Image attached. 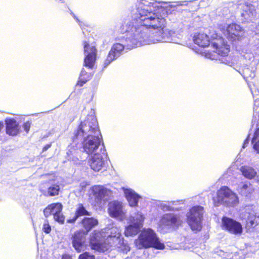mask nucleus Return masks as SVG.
Returning a JSON list of instances; mask_svg holds the SVG:
<instances>
[{
  "label": "nucleus",
  "instance_id": "obj_9",
  "mask_svg": "<svg viewBox=\"0 0 259 259\" xmlns=\"http://www.w3.org/2000/svg\"><path fill=\"white\" fill-rule=\"evenodd\" d=\"M203 213V207L201 206H195L187 212V223L193 231L201 229Z\"/></svg>",
  "mask_w": 259,
  "mask_h": 259
},
{
  "label": "nucleus",
  "instance_id": "obj_24",
  "mask_svg": "<svg viewBox=\"0 0 259 259\" xmlns=\"http://www.w3.org/2000/svg\"><path fill=\"white\" fill-rule=\"evenodd\" d=\"M125 205L118 201H114V218L122 221L125 218Z\"/></svg>",
  "mask_w": 259,
  "mask_h": 259
},
{
  "label": "nucleus",
  "instance_id": "obj_29",
  "mask_svg": "<svg viewBox=\"0 0 259 259\" xmlns=\"http://www.w3.org/2000/svg\"><path fill=\"white\" fill-rule=\"evenodd\" d=\"M82 225L87 231V233L89 232L93 228L97 226L98 221L94 218H84L81 222Z\"/></svg>",
  "mask_w": 259,
  "mask_h": 259
},
{
  "label": "nucleus",
  "instance_id": "obj_41",
  "mask_svg": "<svg viewBox=\"0 0 259 259\" xmlns=\"http://www.w3.org/2000/svg\"><path fill=\"white\" fill-rule=\"evenodd\" d=\"M250 136V134L248 135L247 139L245 140V141L244 142V144L243 145V148H245V147L246 146V144H247L249 143Z\"/></svg>",
  "mask_w": 259,
  "mask_h": 259
},
{
  "label": "nucleus",
  "instance_id": "obj_37",
  "mask_svg": "<svg viewBox=\"0 0 259 259\" xmlns=\"http://www.w3.org/2000/svg\"><path fill=\"white\" fill-rule=\"evenodd\" d=\"M108 211L110 216L113 218V203L112 201L108 202Z\"/></svg>",
  "mask_w": 259,
  "mask_h": 259
},
{
  "label": "nucleus",
  "instance_id": "obj_13",
  "mask_svg": "<svg viewBox=\"0 0 259 259\" xmlns=\"http://www.w3.org/2000/svg\"><path fill=\"white\" fill-rule=\"evenodd\" d=\"M223 33L228 39L232 41L239 40L244 35V29L240 25L235 23L225 26L223 28Z\"/></svg>",
  "mask_w": 259,
  "mask_h": 259
},
{
  "label": "nucleus",
  "instance_id": "obj_8",
  "mask_svg": "<svg viewBox=\"0 0 259 259\" xmlns=\"http://www.w3.org/2000/svg\"><path fill=\"white\" fill-rule=\"evenodd\" d=\"M83 139L82 148L84 152L88 155H92L95 153L105 151L104 146L101 144L102 138L100 136H92L79 138Z\"/></svg>",
  "mask_w": 259,
  "mask_h": 259
},
{
  "label": "nucleus",
  "instance_id": "obj_16",
  "mask_svg": "<svg viewBox=\"0 0 259 259\" xmlns=\"http://www.w3.org/2000/svg\"><path fill=\"white\" fill-rule=\"evenodd\" d=\"M222 227L223 229L234 234H240L242 232L240 223L227 217L223 218Z\"/></svg>",
  "mask_w": 259,
  "mask_h": 259
},
{
  "label": "nucleus",
  "instance_id": "obj_18",
  "mask_svg": "<svg viewBox=\"0 0 259 259\" xmlns=\"http://www.w3.org/2000/svg\"><path fill=\"white\" fill-rule=\"evenodd\" d=\"M104 153V151H102V152L95 153V154L91 155L92 157L89 160V163L91 168L94 170L99 171L104 165V161L103 158Z\"/></svg>",
  "mask_w": 259,
  "mask_h": 259
},
{
  "label": "nucleus",
  "instance_id": "obj_11",
  "mask_svg": "<svg viewBox=\"0 0 259 259\" xmlns=\"http://www.w3.org/2000/svg\"><path fill=\"white\" fill-rule=\"evenodd\" d=\"M90 191L94 197L95 204L101 206L108 202L112 195V191L110 189L102 185H95Z\"/></svg>",
  "mask_w": 259,
  "mask_h": 259
},
{
  "label": "nucleus",
  "instance_id": "obj_25",
  "mask_svg": "<svg viewBox=\"0 0 259 259\" xmlns=\"http://www.w3.org/2000/svg\"><path fill=\"white\" fill-rule=\"evenodd\" d=\"M193 40L195 44L201 47H206L209 46L210 39L208 35L204 33H199L194 35Z\"/></svg>",
  "mask_w": 259,
  "mask_h": 259
},
{
  "label": "nucleus",
  "instance_id": "obj_28",
  "mask_svg": "<svg viewBox=\"0 0 259 259\" xmlns=\"http://www.w3.org/2000/svg\"><path fill=\"white\" fill-rule=\"evenodd\" d=\"M90 212L87 211L85 208L83 206L82 204H79L77 206V208L75 211V215L72 219H69L67 221L68 223H73L75 222L76 219L82 215H90Z\"/></svg>",
  "mask_w": 259,
  "mask_h": 259
},
{
  "label": "nucleus",
  "instance_id": "obj_26",
  "mask_svg": "<svg viewBox=\"0 0 259 259\" xmlns=\"http://www.w3.org/2000/svg\"><path fill=\"white\" fill-rule=\"evenodd\" d=\"M184 203L183 200L171 201L167 202H160L157 204L158 206L164 211H172L175 210L173 206Z\"/></svg>",
  "mask_w": 259,
  "mask_h": 259
},
{
  "label": "nucleus",
  "instance_id": "obj_20",
  "mask_svg": "<svg viewBox=\"0 0 259 259\" xmlns=\"http://www.w3.org/2000/svg\"><path fill=\"white\" fill-rule=\"evenodd\" d=\"M85 235V234L82 231H77L75 232L72 236L73 246L78 252H81L83 248Z\"/></svg>",
  "mask_w": 259,
  "mask_h": 259
},
{
  "label": "nucleus",
  "instance_id": "obj_31",
  "mask_svg": "<svg viewBox=\"0 0 259 259\" xmlns=\"http://www.w3.org/2000/svg\"><path fill=\"white\" fill-rule=\"evenodd\" d=\"M141 228L138 225L131 223L129 226L125 228V235L126 236L135 235L139 232Z\"/></svg>",
  "mask_w": 259,
  "mask_h": 259
},
{
  "label": "nucleus",
  "instance_id": "obj_12",
  "mask_svg": "<svg viewBox=\"0 0 259 259\" xmlns=\"http://www.w3.org/2000/svg\"><path fill=\"white\" fill-rule=\"evenodd\" d=\"M84 54V64L89 68H92L96 59L97 50L93 43L89 44L87 41L83 42Z\"/></svg>",
  "mask_w": 259,
  "mask_h": 259
},
{
  "label": "nucleus",
  "instance_id": "obj_38",
  "mask_svg": "<svg viewBox=\"0 0 259 259\" xmlns=\"http://www.w3.org/2000/svg\"><path fill=\"white\" fill-rule=\"evenodd\" d=\"M113 47L111 48L110 51L109 53V55L108 56V58L107 59V60L106 61L105 64H106V62H108V63H110L111 61H112L113 60Z\"/></svg>",
  "mask_w": 259,
  "mask_h": 259
},
{
  "label": "nucleus",
  "instance_id": "obj_3",
  "mask_svg": "<svg viewBox=\"0 0 259 259\" xmlns=\"http://www.w3.org/2000/svg\"><path fill=\"white\" fill-rule=\"evenodd\" d=\"M113 226L110 225L99 231L95 230L90 234V244L92 249L100 252L107 251L113 240Z\"/></svg>",
  "mask_w": 259,
  "mask_h": 259
},
{
  "label": "nucleus",
  "instance_id": "obj_36",
  "mask_svg": "<svg viewBox=\"0 0 259 259\" xmlns=\"http://www.w3.org/2000/svg\"><path fill=\"white\" fill-rule=\"evenodd\" d=\"M52 208L51 206V204L49 205L44 210V213L45 216L46 218L49 217L51 214H52Z\"/></svg>",
  "mask_w": 259,
  "mask_h": 259
},
{
  "label": "nucleus",
  "instance_id": "obj_7",
  "mask_svg": "<svg viewBox=\"0 0 259 259\" xmlns=\"http://www.w3.org/2000/svg\"><path fill=\"white\" fill-rule=\"evenodd\" d=\"M215 206L224 205L227 207H234L239 203L237 195L228 187H221L217 193V196L213 198Z\"/></svg>",
  "mask_w": 259,
  "mask_h": 259
},
{
  "label": "nucleus",
  "instance_id": "obj_17",
  "mask_svg": "<svg viewBox=\"0 0 259 259\" xmlns=\"http://www.w3.org/2000/svg\"><path fill=\"white\" fill-rule=\"evenodd\" d=\"M182 222L179 216L173 213H167L163 215L159 222L160 226H178Z\"/></svg>",
  "mask_w": 259,
  "mask_h": 259
},
{
  "label": "nucleus",
  "instance_id": "obj_23",
  "mask_svg": "<svg viewBox=\"0 0 259 259\" xmlns=\"http://www.w3.org/2000/svg\"><path fill=\"white\" fill-rule=\"evenodd\" d=\"M52 208V214L54 220L60 224H63L65 221V217L62 213V205L60 203L51 204Z\"/></svg>",
  "mask_w": 259,
  "mask_h": 259
},
{
  "label": "nucleus",
  "instance_id": "obj_42",
  "mask_svg": "<svg viewBox=\"0 0 259 259\" xmlns=\"http://www.w3.org/2000/svg\"><path fill=\"white\" fill-rule=\"evenodd\" d=\"M62 259H71V257L68 255H63Z\"/></svg>",
  "mask_w": 259,
  "mask_h": 259
},
{
  "label": "nucleus",
  "instance_id": "obj_19",
  "mask_svg": "<svg viewBox=\"0 0 259 259\" xmlns=\"http://www.w3.org/2000/svg\"><path fill=\"white\" fill-rule=\"evenodd\" d=\"M125 197L131 207H135L138 206L139 199L141 197L134 190L131 189L122 188Z\"/></svg>",
  "mask_w": 259,
  "mask_h": 259
},
{
  "label": "nucleus",
  "instance_id": "obj_4",
  "mask_svg": "<svg viewBox=\"0 0 259 259\" xmlns=\"http://www.w3.org/2000/svg\"><path fill=\"white\" fill-rule=\"evenodd\" d=\"M135 244L138 249L154 247L157 249H163L164 245L161 243L155 232L150 228H144L139 237L135 241Z\"/></svg>",
  "mask_w": 259,
  "mask_h": 259
},
{
  "label": "nucleus",
  "instance_id": "obj_43",
  "mask_svg": "<svg viewBox=\"0 0 259 259\" xmlns=\"http://www.w3.org/2000/svg\"><path fill=\"white\" fill-rule=\"evenodd\" d=\"M51 147L50 144H47L43 148L44 151L47 150L48 149H49Z\"/></svg>",
  "mask_w": 259,
  "mask_h": 259
},
{
  "label": "nucleus",
  "instance_id": "obj_30",
  "mask_svg": "<svg viewBox=\"0 0 259 259\" xmlns=\"http://www.w3.org/2000/svg\"><path fill=\"white\" fill-rule=\"evenodd\" d=\"M145 220L144 215L140 211H138L132 215L130 218V223L133 224H135L143 227V222Z\"/></svg>",
  "mask_w": 259,
  "mask_h": 259
},
{
  "label": "nucleus",
  "instance_id": "obj_10",
  "mask_svg": "<svg viewBox=\"0 0 259 259\" xmlns=\"http://www.w3.org/2000/svg\"><path fill=\"white\" fill-rule=\"evenodd\" d=\"M256 3L246 0H240L238 4L241 21L243 22L253 21L256 16Z\"/></svg>",
  "mask_w": 259,
  "mask_h": 259
},
{
  "label": "nucleus",
  "instance_id": "obj_40",
  "mask_svg": "<svg viewBox=\"0 0 259 259\" xmlns=\"http://www.w3.org/2000/svg\"><path fill=\"white\" fill-rule=\"evenodd\" d=\"M73 17H74V18L76 20V21L78 23V24H79L80 26L81 27V28L83 29V25L82 24L84 25V23L81 21H80L78 18H77L76 17V16H75L74 14H73Z\"/></svg>",
  "mask_w": 259,
  "mask_h": 259
},
{
  "label": "nucleus",
  "instance_id": "obj_33",
  "mask_svg": "<svg viewBox=\"0 0 259 259\" xmlns=\"http://www.w3.org/2000/svg\"><path fill=\"white\" fill-rule=\"evenodd\" d=\"M118 242V245L117 248L121 251L126 252L130 250L128 246L124 242L123 239L120 238L119 236L116 238V235H114V243L115 242Z\"/></svg>",
  "mask_w": 259,
  "mask_h": 259
},
{
  "label": "nucleus",
  "instance_id": "obj_5",
  "mask_svg": "<svg viewBox=\"0 0 259 259\" xmlns=\"http://www.w3.org/2000/svg\"><path fill=\"white\" fill-rule=\"evenodd\" d=\"M101 133L99 128L97 119L93 114L88 115L86 119L81 122L76 131L74 132L73 140L81 137L100 136Z\"/></svg>",
  "mask_w": 259,
  "mask_h": 259
},
{
  "label": "nucleus",
  "instance_id": "obj_22",
  "mask_svg": "<svg viewBox=\"0 0 259 259\" xmlns=\"http://www.w3.org/2000/svg\"><path fill=\"white\" fill-rule=\"evenodd\" d=\"M254 188L248 182L240 183L236 188L237 191L242 196H249L254 191Z\"/></svg>",
  "mask_w": 259,
  "mask_h": 259
},
{
  "label": "nucleus",
  "instance_id": "obj_14",
  "mask_svg": "<svg viewBox=\"0 0 259 259\" xmlns=\"http://www.w3.org/2000/svg\"><path fill=\"white\" fill-rule=\"evenodd\" d=\"M43 177L48 187V195L50 196L58 195L60 191V186L57 181V177L53 174L46 175Z\"/></svg>",
  "mask_w": 259,
  "mask_h": 259
},
{
  "label": "nucleus",
  "instance_id": "obj_6",
  "mask_svg": "<svg viewBox=\"0 0 259 259\" xmlns=\"http://www.w3.org/2000/svg\"><path fill=\"white\" fill-rule=\"evenodd\" d=\"M248 87L252 93L254 99L253 107L254 115L252 121V128L254 134L252 138V144L253 145V149L259 154V91L257 89L253 90L251 85L248 84Z\"/></svg>",
  "mask_w": 259,
  "mask_h": 259
},
{
  "label": "nucleus",
  "instance_id": "obj_39",
  "mask_svg": "<svg viewBox=\"0 0 259 259\" xmlns=\"http://www.w3.org/2000/svg\"><path fill=\"white\" fill-rule=\"evenodd\" d=\"M30 126H31V122L29 121H27L23 124V127L24 131L27 133L29 132Z\"/></svg>",
  "mask_w": 259,
  "mask_h": 259
},
{
  "label": "nucleus",
  "instance_id": "obj_35",
  "mask_svg": "<svg viewBox=\"0 0 259 259\" xmlns=\"http://www.w3.org/2000/svg\"><path fill=\"white\" fill-rule=\"evenodd\" d=\"M78 259H95L94 255L91 254L89 252H85L79 255Z\"/></svg>",
  "mask_w": 259,
  "mask_h": 259
},
{
  "label": "nucleus",
  "instance_id": "obj_27",
  "mask_svg": "<svg viewBox=\"0 0 259 259\" xmlns=\"http://www.w3.org/2000/svg\"><path fill=\"white\" fill-rule=\"evenodd\" d=\"M242 175L247 179H252L256 176V180L259 182V174L257 175L256 171L252 167L244 166L240 169Z\"/></svg>",
  "mask_w": 259,
  "mask_h": 259
},
{
  "label": "nucleus",
  "instance_id": "obj_2",
  "mask_svg": "<svg viewBox=\"0 0 259 259\" xmlns=\"http://www.w3.org/2000/svg\"><path fill=\"white\" fill-rule=\"evenodd\" d=\"M210 37L212 40V46L215 51L207 53L206 57L211 60H219L222 63L233 67L243 77L248 84L250 85L248 82L255 75L257 61L254 60V57L259 51V46H243L239 50L240 56L232 59L227 56L230 52V46L224 39L217 33L211 34Z\"/></svg>",
  "mask_w": 259,
  "mask_h": 259
},
{
  "label": "nucleus",
  "instance_id": "obj_34",
  "mask_svg": "<svg viewBox=\"0 0 259 259\" xmlns=\"http://www.w3.org/2000/svg\"><path fill=\"white\" fill-rule=\"evenodd\" d=\"M42 231L46 233H49L51 231V227L47 220H45L42 226Z\"/></svg>",
  "mask_w": 259,
  "mask_h": 259
},
{
  "label": "nucleus",
  "instance_id": "obj_32",
  "mask_svg": "<svg viewBox=\"0 0 259 259\" xmlns=\"http://www.w3.org/2000/svg\"><path fill=\"white\" fill-rule=\"evenodd\" d=\"M91 73H88L84 69H82L77 84L80 87L82 86L88 80L91 79Z\"/></svg>",
  "mask_w": 259,
  "mask_h": 259
},
{
  "label": "nucleus",
  "instance_id": "obj_15",
  "mask_svg": "<svg viewBox=\"0 0 259 259\" xmlns=\"http://www.w3.org/2000/svg\"><path fill=\"white\" fill-rule=\"evenodd\" d=\"M240 218L246 223L248 228H254L259 225V212H255L249 208H246L240 214Z\"/></svg>",
  "mask_w": 259,
  "mask_h": 259
},
{
  "label": "nucleus",
  "instance_id": "obj_21",
  "mask_svg": "<svg viewBox=\"0 0 259 259\" xmlns=\"http://www.w3.org/2000/svg\"><path fill=\"white\" fill-rule=\"evenodd\" d=\"M6 133L10 136H16L20 131V127L17 121L14 118H6L5 119Z\"/></svg>",
  "mask_w": 259,
  "mask_h": 259
},
{
  "label": "nucleus",
  "instance_id": "obj_44",
  "mask_svg": "<svg viewBox=\"0 0 259 259\" xmlns=\"http://www.w3.org/2000/svg\"><path fill=\"white\" fill-rule=\"evenodd\" d=\"M40 191L43 192L44 190L42 189V188H40Z\"/></svg>",
  "mask_w": 259,
  "mask_h": 259
},
{
  "label": "nucleus",
  "instance_id": "obj_1",
  "mask_svg": "<svg viewBox=\"0 0 259 259\" xmlns=\"http://www.w3.org/2000/svg\"><path fill=\"white\" fill-rule=\"evenodd\" d=\"M167 5L154 0H141L132 8L131 16L119 26L122 35L114 40V59L125 47L130 49L172 40L174 32L165 28Z\"/></svg>",
  "mask_w": 259,
  "mask_h": 259
}]
</instances>
